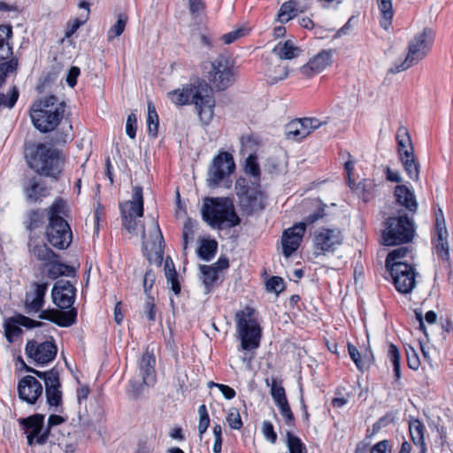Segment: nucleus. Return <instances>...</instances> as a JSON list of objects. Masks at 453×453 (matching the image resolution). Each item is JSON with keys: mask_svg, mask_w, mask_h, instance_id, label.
I'll use <instances>...</instances> for the list:
<instances>
[{"mask_svg": "<svg viewBox=\"0 0 453 453\" xmlns=\"http://www.w3.org/2000/svg\"><path fill=\"white\" fill-rule=\"evenodd\" d=\"M201 272L203 275V283L206 288H209L218 278V271L215 266L203 265L201 266Z\"/></svg>", "mask_w": 453, "mask_h": 453, "instance_id": "51", "label": "nucleus"}, {"mask_svg": "<svg viewBox=\"0 0 453 453\" xmlns=\"http://www.w3.org/2000/svg\"><path fill=\"white\" fill-rule=\"evenodd\" d=\"M271 395L276 405L288 401L284 388L275 379L272 380Z\"/></svg>", "mask_w": 453, "mask_h": 453, "instance_id": "48", "label": "nucleus"}, {"mask_svg": "<svg viewBox=\"0 0 453 453\" xmlns=\"http://www.w3.org/2000/svg\"><path fill=\"white\" fill-rule=\"evenodd\" d=\"M137 128V119L135 113L132 112L127 116L126 122V132L127 134L131 138L134 139L136 135Z\"/></svg>", "mask_w": 453, "mask_h": 453, "instance_id": "55", "label": "nucleus"}, {"mask_svg": "<svg viewBox=\"0 0 453 453\" xmlns=\"http://www.w3.org/2000/svg\"><path fill=\"white\" fill-rule=\"evenodd\" d=\"M26 353L37 364L44 365L52 361L57 355V346L50 341L38 343L30 341L27 343Z\"/></svg>", "mask_w": 453, "mask_h": 453, "instance_id": "21", "label": "nucleus"}, {"mask_svg": "<svg viewBox=\"0 0 453 453\" xmlns=\"http://www.w3.org/2000/svg\"><path fill=\"white\" fill-rule=\"evenodd\" d=\"M235 168L233 156L226 151L219 152L212 160L208 170L207 182L210 187L217 186Z\"/></svg>", "mask_w": 453, "mask_h": 453, "instance_id": "14", "label": "nucleus"}, {"mask_svg": "<svg viewBox=\"0 0 453 453\" xmlns=\"http://www.w3.org/2000/svg\"><path fill=\"white\" fill-rule=\"evenodd\" d=\"M388 357L393 366L400 365V353L396 346L393 343L388 346Z\"/></svg>", "mask_w": 453, "mask_h": 453, "instance_id": "60", "label": "nucleus"}, {"mask_svg": "<svg viewBox=\"0 0 453 453\" xmlns=\"http://www.w3.org/2000/svg\"><path fill=\"white\" fill-rule=\"evenodd\" d=\"M46 211L49 219L46 235L49 242L57 249H67L72 242L73 234L65 219L69 211L66 202L58 199Z\"/></svg>", "mask_w": 453, "mask_h": 453, "instance_id": "2", "label": "nucleus"}, {"mask_svg": "<svg viewBox=\"0 0 453 453\" xmlns=\"http://www.w3.org/2000/svg\"><path fill=\"white\" fill-rule=\"evenodd\" d=\"M399 157L408 176L414 180H418L419 175V165L415 158L414 152L408 153L405 151L404 155H400Z\"/></svg>", "mask_w": 453, "mask_h": 453, "instance_id": "35", "label": "nucleus"}, {"mask_svg": "<svg viewBox=\"0 0 453 453\" xmlns=\"http://www.w3.org/2000/svg\"><path fill=\"white\" fill-rule=\"evenodd\" d=\"M29 252L37 260L46 265L48 262H51L54 258H58V256L53 252L45 243L42 242H37V240L30 239L28 242Z\"/></svg>", "mask_w": 453, "mask_h": 453, "instance_id": "29", "label": "nucleus"}, {"mask_svg": "<svg viewBox=\"0 0 453 453\" xmlns=\"http://www.w3.org/2000/svg\"><path fill=\"white\" fill-rule=\"evenodd\" d=\"M344 235L337 227H322L313 234L312 243L316 256L334 252L343 242Z\"/></svg>", "mask_w": 453, "mask_h": 453, "instance_id": "12", "label": "nucleus"}, {"mask_svg": "<svg viewBox=\"0 0 453 453\" xmlns=\"http://www.w3.org/2000/svg\"><path fill=\"white\" fill-rule=\"evenodd\" d=\"M24 192L27 199L30 202H37L49 195L48 188L36 177H33L27 180L24 188Z\"/></svg>", "mask_w": 453, "mask_h": 453, "instance_id": "30", "label": "nucleus"}, {"mask_svg": "<svg viewBox=\"0 0 453 453\" xmlns=\"http://www.w3.org/2000/svg\"><path fill=\"white\" fill-rule=\"evenodd\" d=\"M235 190L243 213L250 215L265 209L266 196L258 184L241 179L236 181Z\"/></svg>", "mask_w": 453, "mask_h": 453, "instance_id": "8", "label": "nucleus"}, {"mask_svg": "<svg viewBox=\"0 0 453 453\" xmlns=\"http://www.w3.org/2000/svg\"><path fill=\"white\" fill-rule=\"evenodd\" d=\"M377 4L382 18L381 27L388 29L394 16L392 0H377Z\"/></svg>", "mask_w": 453, "mask_h": 453, "instance_id": "41", "label": "nucleus"}, {"mask_svg": "<svg viewBox=\"0 0 453 453\" xmlns=\"http://www.w3.org/2000/svg\"><path fill=\"white\" fill-rule=\"evenodd\" d=\"M65 104L55 96H47L36 101L30 109V117L35 128L41 132L54 130L63 118Z\"/></svg>", "mask_w": 453, "mask_h": 453, "instance_id": "4", "label": "nucleus"}, {"mask_svg": "<svg viewBox=\"0 0 453 453\" xmlns=\"http://www.w3.org/2000/svg\"><path fill=\"white\" fill-rule=\"evenodd\" d=\"M435 32L431 27H424L416 33L408 42L407 55L404 59L395 62L388 73L395 74L418 64L432 50Z\"/></svg>", "mask_w": 453, "mask_h": 453, "instance_id": "3", "label": "nucleus"}, {"mask_svg": "<svg viewBox=\"0 0 453 453\" xmlns=\"http://www.w3.org/2000/svg\"><path fill=\"white\" fill-rule=\"evenodd\" d=\"M250 32V28L246 26H241L238 28L230 31L221 36V40L225 44H231L240 38L246 36Z\"/></svg>", "mask_w": 453, "mask_h": 453, "instance_id": "46", "label": "nucleus"}, {"mask_svg": "<svg viewBox=\"0 0 453 453\" xmlns=\"http://www.w3.org/2000/svg\"><path fill=\"white\" fill-rule=\"evenodd\" d=\"M41 322L35 321L24 315L18 314L8 319L4 323V333L8 342H12L14 338L19 336L22 333L20 326L27 328H33L41 326Z\"/></svg>", "mask_w": 453, "mask_h": 453, "instance_id": "25", "label": "nucleus"}, {"mask_svg": "<svg viewBox=\"0 0 453 453\" xmlns=\"http://www.w3.org/2000/svg\"><path fill=\"white\" fill-rule=\"evenodd\" d=\"M413 235V223L407 216L389 218L383 231L384 242L388 246L409 242Z\"/></svg>", "mask_w": 453, "mask_h": 453, "instance_id": "10", "label": "nucleus"}, {"mask_svg": "<svg viewBox=\"0 0 453 453\" xmlns=\"http://www.w3.org/2000/svg\"><path fill=\"white\" fill-rule=\"evenodd\" d=\"M45 265L49 266L48 274L52 279H56L61 275L71 276L75 272L73 266L60 263L57 258H54L51 262H48Z\"/></svg>", "mask_w": 453, "mask_h": 453, "instance_id": "38", "label": "nucleus"}, {"mask_svg": "<svg viewBox=\"0 0 453 453\" xmlns=\"http://www.w3.org/2000/svg\"><path fill=\"white\" fill-rule=\"evenodd\" d=\"M305 229V223H298L283 232L281 248L282 253L286 257H289L298 249Z\"/></svg>", "mask_w": 453, "mask_h": 453, "instance_id": "22", "label": "nucleus"}, {"mask_svg": "<svg viewBox=\"0 0 453 453\" xmlns=\"http://www.w3.org/2000/svg\"><path fill=\"white\" fill-rule=\"evenodd\" d=\"M77 311L75 309L69 311L49 310L43 311L40 315V319L50 320L60 326H70L75 323Z\"/></svg>", "mask_w": 453, "mask_h": 453, "instance_id": "28", "label": "nucleus"}, {"mask_svg": "<svg viewBox=\"0 0 453 453\" xmlns=\"http://www.w3.org/2000/svg\"><path fill=\"white\" fill-rule=\"evenodd\" d=\"M396 141L398 144V154L404 155V152H413V147L410 134L406 127H400L396 134Z\"/></svg>", "mask_w": 453, "mask_h": 453, "instance_id": "39", "label": "nucleus"}, {"mask_svg": "<svg viewBox=\"0 0 453 453\" xmlns=\"http://www.w3.org/2000/svg\"><path fill=\"white\" fill-rule=\"evenodd\" d=\"M142 249L150 263L160 265L164 257V237L158 223L150 217L142 226Z\"/></svg>", "mask_w": 453, "mask_h": 453, "instance_id": "9", "label": "nucleus"}, {"mask_svg": "<svg viewBox=\"0 0 453 453\" xmlns=\"http://www.w3.org/2000/svg\"><path fill=\"white\" fill-rule=\"evenodd\" d=\"M408 365L412 370H418L420 366L419 357L414 348L409 346L406 349Z\"/></svg>", "mask_w": 453, "mask_h": 453, "instance_id": "54", "label": "nucleus"}, {"mask_svg": "<svg viewBox=\"0 0 453 453\" xmlns=\"http://www.w3.org/2000/svg\"><path fill=\"white\" fill-rule=\"evenodd\" d=\"M301 51V49L291 40L280 42L273 48V53L283 60L293 59L298 57Z\"/></svg>", "mask_w": 453, "mask_h": 453, "instance_id": "32", "label": "nucleus"}, {"mask_svg": "<svg viewBox=\"0 0 453 453\" xmlns=\"http://www.w3.org/2000/svg\"><path fill=\"white\" fill-rule=\"evenodd\" d=\"M145 315L150 321H155L156 319V311H155V304L153 303V299L151 297H148L147 302L144 307Z\"/></svg>", "mask_w": 453, "mask_h": 453, "instance_id": "62", "label": "nucleus"}, {"mask_svg": "<svg viewBox=\"0 0 453 453\" xmlns=\"http://www.w3.org/2000/svg\"><path fill=\"white\" fill-rule=\"evenodd\" d=\"M411 252L408 247H399L393 250L386 258V267H392L395 263H403V259Z\"/></svg>", "mask_w": 453, "mask_h": 453, "instance_id": "43", "label": "nucleus"}, {"mask_svg": "<svg viewBox=\"0 0 453 453\" xmlns=\"http://www.w3.org/2000/svg\"><path fill=\"white\" fill-rule=\"evenodd\" d=\"M199 414V424H198V432L200 435V439H202L203 434L206 432L209 425H210V418L207 412L206 406L202 404L198 408Z\"/></svg>", "mask_w": 453, "mask_h": 453, "instance_id": "49", "label": "nucleus"}, {"mask_svg": "<svg viewBox=\"0 0 453 453\" xmlns=\"http://www.w3.org/2000/svg\"><path fill=\"white\" fill-rule=\"evenodd\" d=\"M208 80L218 90H225L234 81L236 75L233 63L225 57H218L211 62Z\"/></svg>", "mask_w": 453, "mask_h": 453, "instance_id": "11", "label": "nucleus"}, {"mask_svg": "<svg viewBox=\"0 0 453 453\" xmlns=\"http://www.w3.org/2000/svg\"><path fill=\"white\" fill-rule=\"evenodd\" d=\"M266 288L275 293H280L284 289V281L280 277L273 276L266 282Z\"/></svg>", "mask_w": 453, "mask_h": 453, "instance_id": "57", "label": "nucleus"}, {"mask_svg": "<svg viewBox=\"0 0 453 453\" xmlns=\"http://www.w3.org/2000/svg\"><path fill=\"white\" fill-rule=\"evenodd\" d=\"M155 273L151 270H149L145 273V275L143 277V289L146 294H148L149 291L151 289L155 282Z\"/></svg>", "mask_w": 453, "mask_h": 453, "instance_id": "61", "label": "nucleus"}, {"mask_svg": "<svg viewBox=\"0 0 453 453\" xmlns=\"http://www.w3.org/2000/svg\"><path fill=\"white\" fill-rule=\"evenodd\" d=\"M288 75V69L284 65H274L268 67L265 72L266 80L269 83L274 84L286 79Z\"/></svg>", "mask_w": 453, "mask_h": 453, "instance_id": "40", "label": "nucleus"}, {"mask_svg": "<svg viewBox=\"0 0 453 453\" xmlns=\"http://www.w3.org/2000/svg\"><path fill=\"white\" fill-rule=\"evenodd\" d=\"M147 126L149 133L155 137L158 131V116L151 102H148Z\"/></svg>", "mask_w": 453, "mask_h": 453, "instance_id": "42", "label": "nucleus"}, {"mask_svg": "<svg viewBox=\"0 0 453 453\" xmlns=\"http://www.w3.org/2000/svg\"><path fill=\"white\" fill-rule=\"evenodd\" d=\"M226 419L232 429L239 430L242 426L241 415L236 408H231L228 411Z\"/></svg>", "mask_w": 453, "mask_h": 453, "instance_id": "52", "label": "nucleus"}, {"mask_svg": "<svg viewBox=\"0 0 453 453\" xmlns=\"http://www.w3.org/2000/svg\"><path fill=\"white\" fill-rule=\"evenodd\" d=\"M326 124V119L322 121L316 118L294 119L286 126V136L288 139L299 141Z\"/></svg>", "mask_w": 453, "mask_h": 453, "instance_id": "17", "label": "nucleus"}, {"mask_svg": "<svg viewBox=\"0 0 453 453\" xmlns=\"http://www.w3.org/2000/svg\"><path fill=\"white\" fill-rule=\"evenodd\" d=\"M262 433L265 439L271 443H275L277 441V434L273 429V426L269 421H264L262 424Z\"/></svg>", "mask_w": 453, "mask_h": 453, "instance_id": "56", "label": "nucleus"}, {"mask_svg": "<svg viewBox=\"0 0 453 453\" xmlns=\"http://www.w3.org/2000/svg\"><path fill=\"white\" fill-rule=\"evenodd\" d=\"M25 157L29 167L41 175L56 178L60 173L61 161L58 153L46 144L27 145Z\"/></svg>", "mask_w": 453, "mask_h": 453, "instance_id": "5", "label": "nucleus"}, {"mask_svg": "<svg viewBox=\"0 0 453 453\" xmlns=\"http://www.w3.org/2000/svg\"><path fill=\"white\" fill-rule=\"evenodd\" d=\"M27 371L43 380L45 384L47 403L50 407L59 406L62 403V392L60 390L61 385L58 372L55 369H51L47 372H40L30 367H27Z\"/></svg>", "mask_w": 453, "mask_h": 453, "instance_id": "16", "label": "nucleus"}, {"mask_svg": "<svg viewBox=\"0 0 453 453\" xmlns=\"http://www.w3.org/2000/svg\"><path fill=\"white\" fill-rule=\"evenodd\" d=\"M167 96L176 105H184L191 102L195 105L200 121L203 125H209L211 122L216 102L212 88L205 81L185 85L181 88L168 92Z\"/></svg>", "mask_w": 453, "mask_h": 453, "instance_id": "1", "label": "nucleus"}, {"mask_svg": "<svg viewBox=\"0 0 453 453\" xmlns=\"http://www.w3.org/2000/svg\"><path fill=\"white\" fill-rule=\"evenodd\" d=\"M237 338L241 341L242 350H252L258 348L262 334L255 310L250 307L238 311L234 315Z\"/></svg>", "mask_w": 453, "mask_h": 453, "instance_id": "7", "label": "nucleus"}, {"mask_svg": "<svg viewBox=\"0 0 453 453\" xmlns=\"http://www.w3.org/2000/svg\"><path fill=\"white\" fill-rule=\"evenodd\" d=\"M303 12L299 7L298 0L288 1L280 6L278 12V20L280 23L288 22L293 19L298 12Z\"/></svg>", "mask_w": 453, "mask_h": 453, "instance_id": "37", "label": "nucleus"}, {"mask_svg": "<svg viewBox=\"0 0 453 453\" xmlns=\"http://www.w3.org/2000/svg\"><path fill=\"white\" fill-rule=\"evenodd\" d=\"M12 36L11 26L0 25V59H7L12 54L9 40Z\"/></svg>", "mask_w": 453, "mask_h": 453, "instance_id": "33", "label": "nucleus"}, {"mask_svg": "<svg viewBox=\"0 0 453 453\" xmlns=\"http://www.w3.org/2000/svg\"><path fill=\"white\" fill-rule=\"evenodd\" d=\"M127 23V16L124 13H119L116 23L108 31V40L111 41L119 36L124 32Z\"/></svg>", "mask_w": 453, "mask_h": 453, "instance_id": "45", "label": "nucleus"}, {"mask_svg": "<svg viewBox=\"0 0 453 453\" xmlns=\"http://www.w3.org/2000/svg\"><path fill=\"white\" fill-rule=\"evenodd\" d=\"M75 291V288L70 281L59 280L52 288V300L60 309H68L74 303Z\"/></svg>", "mask_w": 453, "mask_h": 453, "instance_id": "23", "label": "nucleus"}, {"mask_svg": "<svg viewBox=\"0 0 453 453\" xmlns=\"http://www.w3.org/2000/svg\"><path fill=\"white\" fill-rule=\"evenodd\" d=\"M202 215L204 221L212 227H231L240 223L234 203L229 198H205Z\"/></svg>", "mask_w": 453, "mask_h": 453, "instance_id": "6", "label": "nucleus"}, {"mask_svg": "<svg viewBox=\"0 0 453 453\" xmlns=\"http://www.w3.org/2000/svg\"><path fill=\"white\" fill-rule=\"evenodd\" d=\"M395 196L397 203L405 207L409 211L415 212L418 203L414 193L405 185H398L395 188Z\"/></svg>", "mask_w": 453, "mask_h": 453, "instance_id": "31", "label": "nucleus"}, {"mask_svg": "<svg viewBox=\"0 0 453 453\" xmlns=\"http://www.w3.org/2000/svg\"><path fill=\"white\" fill-rule=\"evenodd\" d=\"M245 172L246 173L253 176L256 180H259L260 177V169L259 165L257 162V157L254 155H250L246 158L245 162Z\"/></svg>", "mask_w": 453, "mask_h": 453, "instance_id": "50", "label": "nucleus"}, {"mask_svg": "<svg viewBox=\"0 0 453 453\" xmlns=\"http://www.w3.org/2000/svg\"><path fill=\"white\" fill-rule=\"evenodd\" d=\"M155 359L150 353H144L141 358L139 368L140 373L142 377V383L135 387L132 383L134 393L137 395L142 391V385H151L155 381Z\"/></svg>", "mask_w": 453, "mask_h": 453, "instance_id": "27", "label": "nucleus"}, {"mask_svg": "<svg viewBox=\"0 0 453 453\" xmlns=\"http://www.w3.org/2000/svg\"><path fill=\"white\" fill-rule=\"evenodd\" d=\"M409 430L413 443L420 446V453H426L424 425L418 419H413L410 421Z\"/></svg>", "mask_w": 453, "mask_h": 453, "instance_id": "34", "label": "nucleus"}, {"mask_svg": "<svg viewBox=\"0 0 453 453\" xmlns=\"http://www.w3.org/2000/svg\"><path fill=\"white\" fill-rule=\"evenodd\" d=\"M348 349H349V354L350 356V358L353 360V362L355 363L357 367L359 370H362L363 363H362L361 355H360L358 349L351 343L348 344Z\"/></svg>", "mask_w": 453, "mask_h": 453, "instance_id": "58", "label": "nucleus"}, {"mask_svg": "<svg viewBox=\"0 0 453 453\" xmlns=\"http://www.w3.org/2000/svg\"><path fill=\"white\" fill-rule=\"evenodd\" d=\"M48 288V283H33L30 291L25 296V309L27 313H36L41 311L44 296Z\"/></svg>", "mask_w": 453, "mask_h": 453, "instance_id": "26", "label": "nucleus"}, {"mask_svg": "<svg viewBox=\"0 0 453 453\" xmlns=\"http://www.w3.org/2000/svg\"><path fill=\"white\" fill-rule=\"evenodd\" d=\"M387 269L398 292L408 294L413 290L416 286V273L413 266L407 263H395L392 267Z\"/></svg>", "mask_w": 453, "mask_h": 453, "instance_id": "15", "label": "nucleus"}, {"mask_svg": "<svg viewBox=\"0 0 453 453\" xmlns=\"http://www.w3.org/2000/svg\"><path fill=\"white\" fill-rule=\"evenodd\" d=\"M42 389L41 382L31 375L23 377L18 384L19 398L29 404L36 403L42 396Z\"/></svg>", "mask_w": 453, "mask_h": 453, "instance_id": "24", "label": "nucleus"}, {"mask_svg": "<svg viewBox=\"0 0 453 453\" xmlns=\"http://www.w3.org/2000/svg\"><path fill=\"white\" fill-rule=\"evenodd\" d=\"M165 276L167 283L171 285V289L175 295L180 292V284L178 280V274L174 267V264L171 257H166L164 265Z\"/></svg>", "mask_w": 453, "mask_h": 453, "instance_id": "36", "label": "nucleus"}, {"mask_svg": "<svg viewBox=\"0 0 453 453\" xmlns=\"http://www.w3.org/2000/svg\"><path fill=\"white\" fill-rule=\"evenodd\" d=\"M370 453H390L388 441L383 440L379 441L373 447H372Z\"/></svg>", "mask_w": 453, "mask_h": 453, "instance_id": "64", "label": "nucleus"}, {"mask_svg": "<svg viewBox=\"0 0 453 453\" xmlns=\"http://www.w3.org/2000/svg\"><path fill=\"white\" fill-rule=\"evenodd\" d=\"M218 243L214 240H203L198 249V255L204 260H211L217 250Z\"/></svg>", "mask_w": 453, "mask_h": 453, "instance_id": "44", "label": "nucleus"}, {"mask_svg": "<svg viewBox=\"0 0 453 453\" xmlns=\"http://www.w3.org/2000/svg\"><path fill=\"white\" fill-rule=\"evenodd\" d=\"M449 233L441 210L435 214V227L434 243L435 252L442 260H449V247L448 242Z\"/></svg>", "mask_w": 453, "mask_h": 453, "instance_id": "20", "label": "nucleus"}, {"mask_svg": "<svg viewBox=\"0 0 453 453\" xmlns=\"http://www.w3.org/2000/svg\"><path fill=\"white\" fill-rule=\"evenodd\" d=\"M333 50H323L314 55L309 61L300 67L299 73L304 78H311L322 73L333 63Z\"/></svg>", "mask_w": 453, "mask_h": 453, "instance_id": "19", "label": "nucleus"}, {"mask_svg": "<svg viewBox=\"0 0 453 453\" xmlns=\"http://www.w3.org/2000/svg\"><path fill=\"white\" fill-rule=\"evenodd\" d=\"M43 420L44 416L42 414H35L20 420L25 427L28 445L45 443L49 430H43Z\"/></svg>", "mask_w": 453, "mask_h": 453, "instance_id": "18", "label": "nucleus"}, {"mask_svg": "<svg viewBox=\"0 0 453 453\" xmlns=\"http://www.w3.org/2000/svg\"><path fill=\"white\" fill-rule=\"evenodd\" d=\"M124 227L130 233L134 232L136 219L143 214V196L141 187L133 188L132 199L120 205Z\"/></svg>", "mask_w": 453, "mask_h": 453, "instance_id": "13", "label": "nucleus"}, {"mask_svg": "<svg viewBox=\"0 0 453 453\" xmlns=\"http://www.w3.org/2000/svg\"><path fill=\"white\" fill-rule=\"evenodd\" d=\"M194 223L191 219H187L182 232L183 237V249L186 250L189 241L193 240L194 237Z\"/></svg>", "mask_w": 453, "mask_h": 453, "instance_id": "53", "label": "nucleus"}, {"mask_svg": "<svg viewBox=\"0 0 453 453\" xmlns=\"http://www.w3.org/2000/svg\"><path fill=\"white\" fill-rule=\"evenodd\" d=\"M80 68L77 66H72L66 76V82L71 87L73 88L77 83V78L80 75Z\"/></svg>", "mask_w": 453, "mask_h": 453, "instance_id": "63", "label": "nucleus"}, {"mask_svg": "<svg viewBox=\"0 0 453 453\" xmlns=\"http://www.w3.org/2000/svg\"><path fill=\"white\" fill-rule=\"evenodd\" d=\"M287 446L290 453H307L306 447L300 438L290 432L287 433Z\"/></svg>", "mask_w": 453, "mask_h": 453, "instance_id": "47", "label": "nucleus"}, {"mask_svg": "<svg viewBox=\"0 0 453 453\" xmlns=\"http://www.w3.org/2000/svg\"><path fill=\"white\" fill-rule=\"evenodd\" d=\"M28 226L27 227L32 230V229H35L36 227H38L40 226V224L42 223V214L40 213L39 211H32L29 214H28Z\"/></svg>", "mask_w": 453, "mask_h": 453, "instance_id": "59", "label": "nucleus"}]
</instances>
